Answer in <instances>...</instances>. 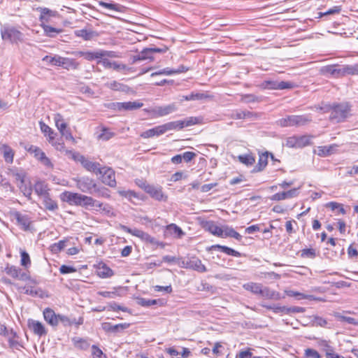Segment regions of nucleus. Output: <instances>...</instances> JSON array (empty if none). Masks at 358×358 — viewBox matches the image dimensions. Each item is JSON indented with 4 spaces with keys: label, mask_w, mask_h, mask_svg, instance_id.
<instances>
[{
    "label": "nucleus",
    "mask_w": 358,
    "mask_h": 358,
    "mask_svg": "<svg viewBox=\"0 0 358 358\" xmlns=\"http://www.w3.org/2000/svg\"><path fill=\"white\" fill-rule=\"evenodd\" d=\"M351 106L348 103H341L333 105L331 108L329 120L334 123L345 121L351 116Z\"/></svg>",
    "instance_id": "obj_1"
},
{
    "label": "nucleus",
    "mask_w": 358,
    "mask_h": 358,
    "mask_svg": "<svg viewBox=\"0 0 358 358\" xmlns=\"http://www.w3.org/2000/svg\"><path fill=\"white\" fill-rule=\"evenodd\" d=\"M1 38L4 41L17 43L23 40V34L14 27L5 25L1 29Z\"/></svg>",
    "instance_id": "obj_2"
},
{
    "label": "nucleus",
    "mask_w": 358,
    "mask_h": 358,
    "mask_svg": "<svg viewBox=\"0 0 358 358\" xmlns=\"http://www.w3.org/2000/svg\"><path fill=\"white\" fill-rule=\"evenodd\" d=\"M177 110L178 106L175 103L164 106H155L149 109H144V110L149 113L152 118L168 115L176 112Z\"/></svg>",
    "instance_id": "obj_3"
},
{
    "label": "nucleus",
    "mask_w": 358,
    "mask_h": 358,
    "mask_svg": "<svg viewBox=\"0 0 358 358\" xmlns=\"http://www.w3.org/2000/svg\"><path fill=\"white\" fill-rule=\"evenodd\" d=\"M76 182L77 188L81 192L93 194V190L96 185L94 179L85 176L76 179Z\"/></svg>",
    "instance_id": "obj_4"
},
{
    "label": "nucleus",
    "mask_w": 358,
    "mask_h": 358,
    "mask_svg": "<svg viewBox=\"0 0 358 358\" xmlns=\"http://www.w3.org/2000/svg\"><path fill=\"white\" fill-rule=\"evenodd\" d=\"M141 187L144 189L145 192L149 194L150 196L159 201H166L168 196L162 192L161 187H156L152 185L143 183Z\"/></svg>",
    "instance_id": "obj_5"
},
{
    "label": "nucleus",
    "mask_w": 358,
    "mask_h": 358,
    "mask_svg": "<svg viewBox=\"0 0 358 358\" xmlns=\"http://www.w3.org/2000/svg\"><path fill=\"white\" fill-rule=\"evenodd\" d=\"M76 159L88 171L93 172L96 175L102 174L103 169L99 163L92 162L83 155H78Z\"/></svg>",
    "instance_id": "obj_6"
},
{
    "label": "nucleus",
    "mask_w": 358,
    "mask_h": 358,
    "mask_svg": "<svg viewBox=\"0 0 358 358\" xmlns=\"http://www.w3.org/2000/svg\"><path fill=\"white\" fill-rule=\"evenodd\" d=\"M120 228L124 232L130 234L134 236L138 237L141 240L145 241L148 243L152 244L156 243L155 238L154 237L151 236L150 234L142 230H140L136 228L131 229L123 224H120Z\"/></svg>",
    "instance_id": "obj_7"
},
{
    "label": "nucleus",
    "mask_w": 358,
    "mask_h": 358,
    "mask_svg": "<svg viewBox=\"0 0 358 358\" xmlns=\"http://www.w3.org/2000/svg\"><path fill=\"white\" fill-rule=\"evenodd\" d=\"M182 264L183 267L190 268L200 273H203L207 271L201 261L196 257H192L188 258L187 260H183Z\"/></svg>",
    "instance_id": "obj_8"
},
{
    "label": "nucleus",
    "mask_w": 358,
    "mask_h": 358,
    "mask_svg": "<svg viewBox=\"0 0 358 358\" xmlns=\"http://www.w3.org/2000/svg\"><path fill=\"white\" fill-rule=\"evenodd\" d=\"M14 216L17 222V224L20 227L21 229L25 231H31L34 229L33 227L31 226L32 221L28 215L15 212Z\"/></svg>",
    "instance_id": "obj_9"
},
{
    "label": "nucleus",
    "mask_w": 358,
    "mask_h": 358,
    "mask_svg": "<svg viewBox=\"0 0 358 358\" xmlns=\"http://www.w3.org/2000/svg\"><path fill=\"white\" fill-rule=\"evenodd\" d=\"M60 198L63 201L67 202L70 205L80 206L83 194L65 191L61 194Z\"/></svg>",
    "instance_id": "obj_10"
},
{
    "label": "nucleus",
    "mask_w": 358,
    "mask_h": 358,
    "mask_svg": "<svg viewBox=\"0 0 358 358\" xmlns=\"http://www.w3.org/2000/svg\"><path fill=\"white\" fill-rule=\"evenodd\" d=\"M101 169H103L102 174H101L103 183L109 187H115L117 184L115 171L110 167L103 166Z\"/></svg>",
    "instance_id": "obj_11"
},
{
    "label": "nucleus",
    "mask_w": 358,
    "mask_h": 358,
    "mask_svg": "<svg viewBox=\"0 0 358 358\" xmlns=\"http://www.w3.org/2000/svg\"><path fill=\"white\" fill-rule=\"evenodd\" d=\"M27 151L34 155V157L41 163L47 166H52L50 160L45 156V154L37 146L30 145L27 148Z\"/></svg>",
    "instance_id": "obj_12"
},
{
    "label": "nucleus",
    "mask_w": 358,
    "mask_h": 358,
    "mask_svg": "<svg viewBox=\"0 0 358 358\" xmlns=\"http://www.w3.org/2000/svg\"><path fill=\"white\" fill-rule=\"evenodd\" d=\"M27 326L30 330H31L34 334L41 336L43 335L46 334L47 331L45 330L43 324L37 320L29 319L27 322Z\"/></svg>",
    "instance_id": "obj_13"
},
{
    "label": "nucleus",
    "mask_w": 358,
    "mask_h": 358,
    "mask_svg": "<svg viewBox=\"0 0 358 358\" xmlns=\"http://www.w3.org/2000/svg\"><path fill=\"white\" fill-rule=\"evenodd\" d=\"M338 65H327L320 68V73L327 76H331L335 78L341 77V68H338Z\"/></svg>",
    "instance_id": "obj_14"
},
{
    "label": "nucleus",
    "mask_w": 358,
    "mask_h": 358,
    "mask_svg": "<svg viewBox=\"0 0 358 358\" xmlns=\"http://www.w3.org/2000/svg\"><path fill=\"white\" fill-rule=\"evenodd\" d=\"M184 235V231L176 224H170L165 227L164 236L166 237L174 236L175 238H180Z\"/></svg>",
    "instance_id": "obj_15"
},
{
    "label": "nucleus",
    "mask_w": 358,
    "mask_h": 358,
    "mask_svg": "<svg viewBox=\"0 0 358 358\" xmlns=\"http://www.w3.org/2000/svg\"><path fill=\"white\" fill-rule=\"evenodd\" d=\"M130 324L129 323H121L117 324H112L110 322H104L102 324V328L105 331L118 333L127 329Z\"/></svg>",
    "instance_id": "obj_16"
},
{
    "label": "nucleus",
    "mask_w": 358,
    "mask_h": 358,
    "mask_svg": "<svg viewBox=\"0 0 358 358\" xmlns=\"http://www.w3.org/2000/svg\"><path fill=\"white\" fill-rule=\"evenodd\" d=\"M298 189L294 188L287 192H282L276 193L271 196L270 198L272 201H281L287 199L296 197L298 195Z\"/></svg>",
    "instance_id": "obj_17"
},
{
    "label": "nucleus",
    "mask_w": 358,
    "mask_h": 358,
    "mask_svg": "<svg viewBox=\"0 0 358 358\" xmlns=\"http://www.w3.org/2000/svg\"><path fill=\"white\" fill-rule=\"evenodd\" d=\"M203 227L206 231H209L210 234L216 236L217 237H221L222 236V227H219L215 224L213 221H206L203 224Z\"/></svg>",
    "instance_id": "obj_18"
},
{
    "label": "nucleus",
    "mask_w": 358,
    "mask_h": 358,
    "mask_svg": "<svg viewBox=\"0 0 358 358\" xmlns=\"http://www.w3.org/2000/svg\"><path fill=\"white\" fill-rule=\"evenodd\" d=\"M57 317L58 322H62L65 327L71 326L73 324L79 326L83 323V318L82 317H79L78 320H76L75 317H69L59 314L57 315Z\"/></svg>",
    "instance_id": "obj_19"
},
{
    "label": "nucleus",
    "mask_w": 358,
    "mask_h": 358,
    "mask_svg": "<svg viewBox=\"0 0 358 358\" xmlns=\"http://www.w3.org/2000/svg\"><path fill=\"white\" fill-rule=\"evenodd\" d=\"M34 189L35 192L37 194V195L41 196L42 198L45 197V196L50 194V189L48 187V185L44 181H36V183L34 184Z\"/></svg>",
    "instance_id": "obj_20"
},
{
    "label": "nucleus",
    "mask_w": 358,
    "mask_h": 358,
    "mask_svg": "<svg viewBox=\"0 0 358 358\" xmlns=\"http://www.w3.org/2000/svg\"><path fill=\"white\" fill-rule=\"evenodd\" d=\"M43 317L45 320L51 326H57L58 324V317L53 310L47 308L43 310Z\"/></svg>",
    "instance_id": "obj_21"
},
{
    "label": "nucleus",
    "mask_w": 358,
    "mask_h": 358,
    "mask_svg": "<svg viewBox=\"0 0 358 358\" xmlns=\"http://www.w3.org/2000/svg\"><path fill=\"white\" fill-rule=\"evenodd\" d=\"M165 133L163 124L157 126L150 129L146 130L141 134V136L144 138H151L155 136H159Z\"/></svg>",
    "instance_id": "obj_22"
},
{
    "label": "nucleus",
    "mask_w": 358,
    "mask_h": 358,
    "mask_svg": "<svg viewBox=\"0 0 358 358\" xmlns=\"http://www.w3.org/2000/svg\"><path fill=\"white\" fill-rule=\"evenodd\" d=\"M152 59V53L150 48H144L138 55L131 57V63L134 64L138 61Z\"/></svg>",
    "instance_id": "obj_23"
},
{
    "label": "nucleus",
    "mask_w": 358,
    "mask_h": 358,
    "mask_svg": "<svg viewBox=\"0 0 358 358\" xmlns=\"http://www.w3.org/2000/svg\"><path fill=\"white\" fill-rule=\"evenodd\" d=\"M337 147L338 145L335 144L329 146H319L315 152L320 157H327L333 154Z\"/></svg>",
    "instance_id": "obj_24"
},
{
    "label": "nucleus",
    "mask_w": 358,
    "mask_h": 358,
    "mask_svg": "<svg viewBox=\"0 0 358 358\" xmlns=\"http://www.w3.org/2000/svg\"><path fill=\"white\" fill-rule=\"evenodd\" d=\"M220 250L228 255H231L236 257H241V253L231 248L221 245H213L210 246L208 250Z\"/></svg>",
    "instance_id": "obj_25"
},
{
    "label": "nucleus",
    "mask_w": 358,
    "mask_h": 358,
    "mask_svg": "<svg viewBox=\"0 0 358 358\" xmlns=\"http://www.w3.org/2000/svg\"><path fill=\"white\" fill-rule=\"evenodd\" d=\"M74 34L78 37L83 38L85 41H90L97 36L95 31L85 29L76 30Z\"/></svg>",
    "instance_id": "obj_26"
},
{
    "label": "nucleus",
    "mask_w": 358,
    "mask_h": 358,
    "mask_svg": "<svg viewBox=\"0 0 358 358\" xmlns=\"http://www.w3.org/2000/svg\"><path fill=\"white\" fill-rule=\"evenodd\" d=\"M38 10L40 11L41 15L39 17V20L41 24L46 23L48 22L49 18L50 17H53L55 15V11H53L48 8H38Z\"/></svg>",
    "instance_id": "obj_27"
},
{
    "label": "nucleus",
    "mask_w": 358,
    "mask_h": 358,
    "mask_svg": "<svg viewBox=\"0 0 358 358\" xmlns=\"http://www.w3.org/2000/svg\"><path fill=\"white\" fill-rule=\"evenodd\" d=\"M98 3L99 6H102L104 8L115 12H123L124 8L123 6L119 3L112 2H105L103 1H99Z\"/></svg>",
    "instance_id": "obj_28"
},
{
    "label": "nucleus",
    "mask_w": 358,
    "mask_h": 358,
    "mask_svg": "<svg viewBox=\"0 0 358 358\" xmlns=\"http://www.w3.org/2000/svg\"><path fill=\"white\" fill-rule=\"evenodd\" d=\"M80 64L74 59L62 57V67L66 70H76L79 68Z\"/></svg>",
    "instance_id": "obj_29"
},
{
    "label": "nucleus",
    "mask_w": 358,
    "mask_h": 358,
    "mask_svg": "<svg viewBox=\"0 0 358 358\" xmlns=\"http://www.w3.org/2000/svg\"><path fill=\"white\" fill-rule=\"evenodd\" d=\"M259 294L262 296L265 297L268 299L278 300L280 299V294L278 292L271 290L270 288H268L267 287L262 286Z\"/></svg>",
    "instance_id": "obj_30"
},
{
    "label": "nucleus",
    "mask_w": 358,
    "mask_h": 358,
    "mask_svg": "<svg viewBox=\"0 0 358 358\" xmlns=\"http://www.w3.org/2000/svg\"><path fill=\"white\" fill-rule=\"evenodd\" d=\"M43 203L45 208L50 211H55L59 208L57 203L51 199L50 194L43 198Z\"/></svg>",
    "instance_id": "obj_31"
},
{
    "label": "nucleus",
    "mask_w": 358,
    "mask_h": 358,
    "mask_svg": "<svg viewBox=\"0 0 358 358\" xmlns=\"http://www.w3.org/2000/svg\"><path fill=\"white\" fill-rule=\"evenodd\" d=\"M341 77L346 75H358V64L344 65L341 68Z\"/></svg>",
    "instance_id": "obj_32"
},
{
    "label": "nucleus",
    "mask_w": 358,
    "mask_h": 358,
    "mask_svg": "<svg viewBox=\"0 0 358 358\" xmlns=\"http://www.w3.org/2000/svg\"><path fill=\"white\" fill-rule=\"evenodd\" d=\"M254 113L248 110H236L231 114V117L234 120L249 119L254 116Z\"/></svg>",
    "instance_id": "obj_33"
},
{
    "label": "nucleus",
    "mask_w": 358,
    "mask_h": 358,
    "mask_svg": "<svg viewBox=\"0 0 358 358\" xmlns=\"http://www.w3.org/2000/svg\"><path fill=\"white\" fill-rule=\"evenodd\" d=\"M143 106L142 102L138 101L122 102V110H134Z\"/></svg>",
    "instance_id": "obj_34"
},
{
    "label": "nucleus",
    "mask_w": 358,
    "mask_h": 358,
    "mask_svg": "<svg viewBox=\"0 0 358 358\" xmlns=\"http://www.w3.org/2000/svg\"><path fill=\"white\" fill-rule=\"evenodd\" d=\"M163 126L165 132L170 130H181L184 128L182 120L169 122L164 124Z\"/></svg>",
    "instance_id": "obj_35"
},
{
    "label": "nucleus",
    "mask_w": 358,
    "mask_h": 358,
    "mask_svg": "<svg viewBox=\"0 0 358 358\" xmlns=\"http://www.w3.org/2000/svg\"><path fill=\"white\" fill-rule=\"evenodd\" d=\"M268 152H266L259 155L257 165L255 168V171H262L268 164Z\"/></svg>",
    "instance_id": "obj_36"
},
{
    "label": "nucleus",
    "mask_w": 358,
    "mask_h": 358,
    "mask_svg": "<svg viewBox=\"0 0 358 358\" xmlns=\"http://www.w3.org/2000/svg\"><path fill=\"white\" fill-rule=\"evenodd\" d=\"M243 287L249 292H251L252 293L255 294H259L261 292V289L262 287V285L259 283L256 282H248L243 285Z\"/></svg>",
    "instance_id": "obj_37"
},
{
    "label": "nucleus",
    "mask_w": 358,
    "mask_h": 358,
    "mask_svg": "<svg viewBox=\"0 0 358 358\" xmlns=\"http://www.w3.org/2000/svg\"><path fill=\"white\" fill-rule=\"evenodd\" d=\"M41 27H43L45 35L48 37H55L57 34L62 31V29L52 27L50 25L45 24V23L41 24Z\"/></svg>",
    "instance_id": "obj_38"
},
{
    "label": "nucleus",
    "mask_w": 358,
    "mask_h": 358,
    "mask_svg": "<svg viewBox=\"0 0 358 358\" xmlns=\"http://www.w3.org/2000/svg\"><path fill=\"white\" fill-rule=\"evenodd\" d=\"M98 275L102 278H106L113 276L114 273L107 265L103 264L102 266L99 267Z\"/></svg>",
    "instance_id": "obj_39"
},
{
    "label": "nucleus",
    "mask_w": 358,
    "mask_h": 358,
    "mask_svg": "<svg viewBox=\"0 0 358 358\" xmlns=\"http://www.w3.org/2000/svg\"><path fill=\"white\" fill-rule=\"evenodd\" d=\"M136 302L138 305L143 307H150L152 306L157 305L160 302V300L148 299L140 297L136 299Z\"/></svg>",
    "instance_id": "obj_40"
},
{
    "label": "nucleus",
    "mask_w": 358,
    "mask_h": 358,
    "mask_svg": "<svg viewBox=\"0 0 358 358\" xmlns=\"http://www.w3.org/2000/svg\"><path fill=\"white\" fill-rule=\"evenodd\" d=\"M43 60L52 66H61L62 62V57L59 56V55H55L54 57L47 55L43 59Z\"/></svg>",
    "instance_id": "obj_41"
},
{
    "label": "nucleus",
    "mask_w": 358,
    "mask_h": 358,
    "mask_svg": "<svg viewBox=\"0 0 358 358\" xmlns=\"http://www.w3.org/2000/svg\"><path fill=\"white\" fill-rule=\"evenodd\" d=\"M39 124L42 133H43L45 135H48L49 137V141H52L55 138L54 131L42 121L39 122Z\"/></svg>",
    "instance_id": "obj_42"
},
{
    "label": "nucleus",
    "mask_w": 358,
    "mask_h": 358,
    "mask_svg": "<svg viewBox=\"0 0 358 358\" xmlns=\"http://www.w3.org/2000/svg\"><path fill=\"white\" fill-rule=\"evenodd\" d=\"M309 320L312 323V326L316 327H325L327 324V322L325 319L317 316V315H311L309 316Z\"/></svg>",
    "instance_id": "obj_43"
},
{
    "label": "nucleus",
    "mask_w": 358,
    "mask_h": 358,
    "mask_svg": "<svg viewBox=\"0 0 358 358\" xmlns=\"http://www.w3.org/2000/svg\"><path fill=\"white\" fill-rule=\"evenodd\" d=\"M110 191L104 187H99L96 185V187L93 190V194L99 197L108 198L110 197Z\"/></svg>",
    "instance_id": "obj_44"
},
{
    "label": "nucleus",
    "mask_w": 358,
    "mask_h": 358,
    "mask_svg": "<svg viewBox=\"0 0 358 358\" xmlns=\"http://www.w3.org/2000/svg\"><path fill=\"white\" fill-rule=\"evenodd\" d=\"M72 341L73 342L74 345L76 348H80L81 350H87L90 346V344L86 340L79 337L73 338Z\"/></svg>",
    "instance_id": "obj_45"
},
{
    "label": "nucleus",
    "mask_w": 358,
    "mask_h": 358,
    "mask_svg": "<svg viewBox=\"0 0 358 358\" xmlns=\"http://www.w3.org/2000/svg\"><path fill=\"white\" fill-rule=\"evenodd\" d=\"M311 121L308 115H294V126H302Z\"/></svg>",
    "instance_id": "obj_46"
},
{
    "label": "nucleus",
    "mask_w": 358,
    "mask_h": 358,
    "mask_svg": "<svg viewBox=\"0 0 358 358\" xmlns=\"http://www.w3.org/2000/svg\"><path fill=\"white\" fill-rule=\"evenodd\" d=\"M55 125L59 131L65 130L67 128L66 123L64 121L62 116L60 114L55 115L54 117Z\"/></svg>",
    "instance_id": "obj_47"
},
{
    "label": "nucleus",
    "mask_w": 358,
    "mask_h": 358,
    "mask_svg": "<svg viewBox=\"0 0 358 358\" xmlns=\"http://www.w3.org/2000/svg\"><path fill=\"white\" fill-rule=\"evenodd\" d=\"M294 115H288L278 120V124L281 127H292L294 126Z\"/></svg>",
    "instance_id": "obj_48"
},
{
    "label": "nucleus",
    "mask_w": 358,
    "mask_h": 358,
    "mask_svg": "<svg viewBox=\"0 0 358 358\" xmlns=\"http://www.w3.org/2000/svg\"><path fill=\"white\" fill-rule=\"evenodd\" d=\"M334 316L338 321H341V322H345L348 324H355V325L358 324L354 317L344 316V315H342L339 313H335Z\"/></svg>",
    "instance_id": "obj_49"
},
{
    "label": "nucleus",
    "mask_w": 358,
    "mask_h": 358,
    "mask_svg": "<svg viewBox=\"0 0 358 358\" xmlns=\"http://www.w3.org/2000/svg\"><path fill=\"white\" fill-rule=\"evenodd\" d=\"M239 161L247 165H252L255 162V158L252 155H243L238 156Z\"/></svg>",
    "instance_id": "obj_50"
},
{
    "label": "nucleus",
    "mask_w": 358,
    "mask_h": 358,
    "mask_svg": "<svg viewBox=\"0 0 358 358\" xmlns=\"http://www.w3.org/2000/svg\"><path fill=\"white\" fill-rule=\"evenodd\" d=\"M20 268L15 266H9L8 265L5 268V272L13 277V278L17 279L18 274L20 273Z\"/></svg>",
    "instance_id": "obj_51"
},
{
    "label": "nucleus",
    "mask_w": 358,
    "mask_h": 358,
    "mask_svg": "<svg viewBox=\"0 0 358 358\" xmlns=\"http://www.w3.org/2000/svg\"><path fill=\"white\" fill-rule=\"evenodd\" d=\"M201 120L202 119L201 117H189L187 118L186 120H182L183 127H190V126H192L194 124H199V123H201Z\"/></svg>",
    "instance_id": "obj_52"
},
{
    "label": "nucleus",
    "mask_w": 358,
    "mask_h": 358,
    "mask_svg": "<svg viewBox=\"0 0 358 358\" xmlns=\"http://www.w3.org/2000/svg\"><path fill=\"white\" fill-rule=\"evenodd\" d=\"M115 134L110 131L108 129L103 127L101 129V134L99 135L98 138L103 141H108L111 138L114 136Z\"/></svg>",
    "instance_id": "obj_53"
},
{
    "label": "nucleus",
    "mask_w": 358,
    "mask_h": 358,
    "mask_svg": "<svg viewBox=\"0 0 358 358\" xmlns=\"http://www.w3.org/2000/svg\"><path fill=\"white\" fill-rule=\"evenodd\" d=\"M66 246V241H59L50 246V250L53 253H58L62 251Z\"/></svg>",
    "instance_id": "obj_54"
},
{
    "label": "nucleus",
    "mask_w": 358,
    "mask_h": 358,
    "mask_svg": "<svg viewBox=\"0 0 358 358\" xmlns=\"http://www.w3.org/2000/svg\"><path fill=\"white\" fill-rule=\"evenodd\" d=\"M21 265L25 268H28L31 265V260L29 254L26 251L20 252Z\"/></svg>",
    "instance_id": "obj_55"
},
{
    "label": "nucleus",
    "mask_w": 358,
    "mask_h": 358,
    "mask_svg": "<svg viewBox=\"0 0 358 358\" xmlns=\"http://www.w3.org/2000/svg\"><path fill=\"white\" fill-rule=\"evenodd\" d=\"M84 58L87 61H93L96 59H101L100 51L99 50L96 52L85 51Z\"/></svg>",
    "instance_id": "obj_56"
},
{
    "label": "nucleus",
    "mask_w": 358,
    "mask_h": 358,
    "mask_svg": "<svg viewBox=\"0 0 358 358\" xmlns=\"http://www.w3.org/2000/svg\"><path fill=\"white\" fill-rule=\"evenodd\" d=\"M97 294L103 297L109 299H115V297L120 296V294L117 292V291L115 289L114 291L112 292L99 291L97 292Z\"/></svg>",
    "instance_id": "obj_57"
},
{
    "label": "nucleus",
    "mask_w": 358,
    "mask_h": 358,
    "mask_svg": "<svg viewBox=\"0 0 358 358\" xmlns=\"http://www.w3.org/2000/svg\"><path fill=\"white\" fill-rule=\"evenodd\" d=\"M108 309L113 310V311L122 310V312H125V313L130 312V310L128 308L118 305L117 303H115L114 301L110 302L108 304Z\"/></svg>",
    "instance_id": "obj_58"
},
{
    "label": "nucleus",
    "mask_w": 358,
    "mask_h": 358,
    "mask_svg": "<svg viewBox=\"0 0 358 358\" xmlns=\"http://www.w3.org/2000/svg\"><path fill=\"white\" fill-rule=\"evenodd\" d=\"M80 206L87 208L89 206H92L94 203H95V199H94L91 196H88L83 194V198L81 201Z\"/></svg>",
    "instance_id": "obj_59"
},
{
    "label": "nucleus",
    "mask_w": 358,
    "mask_h": 358,
    "mask_svg": "<svg viewBox=\"0 0 358 358\" xmlns=\"http://www.w3.org/2000/svg\"><path fill=\"white\" fill-rule=\"evenodd\" d=\"M241 100L245 103H254L259 102L262 101L260 97H258L254 94H245L242 96Z\"/></svg>",
    "instance_id": "obj_60"
},
{
    "label": "nucleus",
    "mask_w": 358,
    "mask_h": 358,
    "mask_svg": "<svg viewBox=\"0 0 358 358\" xmlns=\"http://www.w3.org/2000/svg\"><path fill=\"white\" fill-rule=\"evenodd\" d=\"M92 354L93 358H107L106 355H104L102 350L95 345L92 346Z\"/></svg>",
    "instance_id": "obj_61"
},
{
    "label": "nucleus",
    "mask_w": 358,
    "mask_h": 358,
    "mask_svg": "<svg viewBox=\"0 0 358 358\" xmlns=\"http://www.w3.org/2000/svg\"><path fill=\"white\" fill-rule=\"evenodd\" d=\"M23 289L24 290V294L31 295L32 296H38L39 293L41 292V289H34L31 286H24Z\"/></svg>",
    "instance_id": "obj_62"
},
{
    "label": "nucleus",
    "mask_w": 358,
    "mask_h": 358,
    "mask_svg": "<svg viewBox=\"0 0 358 358\" xmlns=\"http://www.w3.org/2000/svg\"><path fill=\"white\" fill-rule=\"evenodd\" d=\"M301 256L302 257H308L313 259L316 256L315 250L313 248H306L301 250Z\"/></svg>",
    "instance_id": "obj_63"
},
{
    "label": "nucleus",
    "mask_w": 358,
    "mask_h": 358,
    "mask_svg": "<svg viewBox=\"0 0 358 358\" xmlns=\"http://www.w3.org/2000/svg\"><path fill=\"white\" fill-rule=\"evenodd\" d=\"M305 355L307 358H320L319 352L311 348H308L305 350Z\"/></svg>",
    "instance_id": "obj_64"
}]
</instances>
